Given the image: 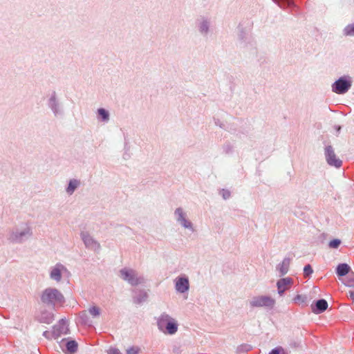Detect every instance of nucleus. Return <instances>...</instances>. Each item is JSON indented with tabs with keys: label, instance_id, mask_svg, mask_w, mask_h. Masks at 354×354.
Returning <instances> with one entry per match:
<instances>
[{
	"label": "nucleus",
	"instance_id": "f257e3e1",
	"mask_svg": "<svg viewBox=\"0 0 354 354\" xmlns=\"http://www.w3.org/2000/svg\"><path fill=\"white\" fill-rule=\"evenodd\" d=\"M41 301L46 306L55 308L57 305H63L65 302V297L58 289L47 288L41 295Z\"/></svg>",
	"mask_w": 354,
	"mask_h": 354
},
{
	"label": "nucleus",
	"instance_id": "f03ea898",
	"mask_svg": "<svg viewBox=\"0 0 354 354\" xmlns=\"http://www.w3.org/2000/svg\"><path fill=\"white\" fill-rule=\"evenodd\" d=\"M32 230L27 224L24 223L11 229L8 234V239L15 243H21L32 236Z\"/></svg>",
	"mask_w": 354,
	"mask_h": 354
},
{
	"label": "nucleus",
	"instance_id": "7ed1b4c3",
	"mask_svg": "<svg viewBox=\"0 0 354 354\" xmlns=\"http://www.w3.org/2000/svg\"><path fill=\"white\" fill-rule=\"evenodd\" d=\"M46 105L55 117H62L64 115V104L55 91L47 95Z\"/></svg>",
	"mask_w": 354,
	"mask_h": 354
},
{
	"label": "nucleus",
	"instance_id": "20e7f679",
	"mask_svg": "<svg viewBox=\"0 0 354 354\" xmlns=\"http://www.w3.org/2000/svg\"><path fill=\"white\" fill-rule=\"evenodd\" d=\"M158 329L164 333L174 335L178 330L176 321L166 313H162L157 320Z\"/></svg>",
	"mask_w": 354,
	"mask_h": 354
},
{
	"label": "nucleus",
	"instance_id": "39448f33",
	"mask_svg": "<svg viewBox=\"0 0 354 354\" xmlns=\"http://www.w3.org/2000/svg\"><path fill=\"white\" fill-rule=\"evenodd\" d=\"M120 277L132 286L143 284L145 282V277L136 270L124 268L120 270Z\"/></svg>",
	"mask_w": 354,
	"mask_h": 354
},
{
	"label": "nucleus",
	"instance_id": "423d86ee",
	"mask_svg": "<svg viewBox=\"0 0 354 354\" xmlns=\"http://www.w3.org/2000/svg\"><path fill=\"white\" fill-rule=\"evenodd\" d=\"M176 223L182 227L192 232L195 231L192 222L189 219L187 212L181 207H177L174 212Z\"/></svg>",
	"mask_w": 354,
	"mask_h": 354
},
{
	"label": "nucleus",
	"instance_id": "0eeeda50",
	"mask_svg": "<svg viewBox=\"0 0 354 354\" xmlns=\"http://www.w3.org/2000/svg\"><path fill=\"white\" fill-rule=\"evenodd\" d=\"M351 77L348 75H344L332 84V91L337 94H344L351 88Z\"/></svg>",
	"mask_w": 354,
	"mask_h": 354
},
{
	"label": "nucleus",
	"instance_id": "6e6552de",
	"mask_svg": "<svg viewBox=\"0 0 354 354\" xmlns=\"http://www.w3.org/2000/svg\"><path fill=\"white\" fill-rule=\"evenodd\" d=\"M249 304L252 308L266 307L272 308L275 304V300L270 296H256L250 300Z\"/></svg>",
	"mask_w": 354,
	"mask_h": 354
},
{
	"label": "nucleus",
	"instance_id": "1a4fd4ad",
	"mask_svg": "<svg viewBox=\"0 0 354 354\" xmlns=\"http://www.w3.org/2000/svg\"><path fill=\"white\" fill-rule=\"evenodd\" d=\"M68 274L69 271L67 268L61 263H57L54 266L50 268L49 277L51 280L56 282H59L62 280V276Z\"/></svg>",
	"mask_w": 354,
	"mask_h": 354
},
{
	"label": "nucleus",
	"instance_id": "9d476101",
	"mask_svg": "<svg viewBox=\"0 0 354 354\" xmlns=\"http://www.w3.org/2000/svg\"><path fill=\"white\" fill-rule=\"evenodd\" d=\"M80 237L87 249L96 252H99L101 248L100 243L96 241L88 232H81Z\"/></svg>",
	"mask_w": 354,
	"mask_h": 354
},
{
	"label": "nucleus",
	"instance_id": "9b49d317",
	"mask_svg": "<svg viewBox=\"0 0 354 354\" xmlns=\"http://www.w3.org/2000/svg\"><path fill=\"white\" fill-rule=\"evenodd\" d=\"M196 28L201 36L207 37L212 31V22L210 19L201 17L196 20Z\"/></svg>",
	"mask_w": 354,
	"mask_h": 354
},
{
	"label": "nucleus",
	"instance_id": "f8f14e48",
	"mask_svg": "<svg viewBox=\"0 0 354 354\" xmlns=\"http://www.w3.org/2000/svg\"><path fill=\"white\" fill-rule=\"evenodd\" d=\"M325 157L327 163L330 166L339 168L342 165V161L336 156L332 146L328 145L325 147Z\"/></svg>",
	"mask_w": 354,
	"mask_h": 354
},
{
	"label": "nucleus",
	"instance_id": "ddd939ff",
	"mask_svg": "<svg viewBox=\"0 0 354 354\" xmlns=\"http://www.w3.org/2000/svg\"><path fill=\"white\" fill-rule=\"evenodd\" d=\"M68 332L67 322L62 319L53 326V335L55 339L59 338L62 335H66Z\"/></svg>",
	"mask_w": 354,
	"mask_h": 354
},
{
	"label": "nucleus",
	"instance_id": "4468645a",
	"mask_svg": "<svg viewBox=\"0 0 354 354\" xmlns=\"http://www.w3.org/2000/svg\"><path fill=\"white\" fill-rule=\"evenodd\" d=\"M293 284V279L290 277H285L279 279L277 282V292L280 296H283L286 290H288Z\"/></svg>",
	"mask_w": 354,
	"mask_h": 354
},
{
	"label": "nucleus",
	"instance_id": "2eb2a0df",
	"mask_svg": "<svg viewBox=\"0 0 354 354\" xmlns=\"http://www.w3.org/2000/svg\"><path fill=\"white\" fill-rule=\"evenodd\" d=\"M175 288L180 293H185L189 288V279L187 276H180L175 279Z\"/></svg>",
	"mask_w": 354,
	"mask_h": 354
},
{
	"label": "nucleus",
	"instance_id": "dca6fc26",
	"mask_svg": "<svg viewBox=\"0 0 354 354\" xmlns=\"http://www.w3.org/2000/svg\"><path fill=\"white\" fill-rule=\"evenodd\" d=\"M328 308V302L324 299H320L311 305L312 312L315 314H320L324 312Z\"/></svg>",
	"mask_w": 354,
	"mask_h": 354
},
{
	"label": "nucleus",
	"instance_id": "f3484780",
	"mask_svg": "<svg viewBox=\"0 0 354 354\" xmlns=\"http://www.w3.org/2000/svg\"><path fill=\"white\" fill-rule=\"evenodd\" d=\"M82 185L81 180L77 178H71L68 182V185L65 188L66 193L68 196L74 194L75 190L78 189Z\"/></svg>",
	"mask_w": 354,
	"mask_h": 354
},
{
	"label": "nucleus",
	"instance_id": "a211bd4d",
	"mask_svg": "<svg viewBox=\"0 0 354 354\" xmlns=\"http://www.w3.org/2000/svg\"><path fill=\"white\" fill-rule=\"evenodd\" d=\"M291 259L290 257H285L281 263H279L276 267V270L279 272V275L284 276L289 270Z\"/></svg>",
	"mask_w": 354,
	"mask_h": 354
},
{
	"label": "nucleus",
	"instance_id": "6ab92c4d",
	"mask_svg": "<svg viewBox=\"0 0 354 354\" xmlns=\"http://www.w3.org/2000/svg\"><path fill=\"white\" fill-rule=\"evenodd\" d=\"M97 119L99 122L107 123L110 120L109 111L104 108H99L97 110Z\"/></svg>",
	"mask_w": 354,
	"mask_h": 354
},
{
	"label": "nucleus",
	"instance_id": "aec40b11",
	"mask_svg": "<svg viewBox=\"0 0 354 354\" xmlns=\"http://www.w3.org/2000/svg\"><path fill=\"white\" fill-rule=\"evenodd\" d=\"M136 295L133 296V302L136 304H140L145 301H147L148 298L147 292L144 290H140L136 292Z\"/></svg>",
	"mask_w": 354,
	"mask_h": 354
},
{
	"label": "nucleus",
	"instance_id": "412c9836",
	"mask_svg": "<svg viewBox=\"0 0 354 354\" xmlns=\"http://www.w3.org/2000/svg\"><path fill=\"white\" fill-rule=\"evenodd\" d=\"M351 267L347 263H339L336 268V274L339 277H344L349 274Z\"/></svg>",
	"mask_w": 354,
	"mask_h": 354
},
{
	"label": "nucleus",
	"instance_id": "4be33fe9",
	"mask_svg": "<svg viewBox=\"0 0 354 354\" xmlns=\"http://www.w3.org/2000/svg\"><path fill=\"white\" fill-rule=\"evenodd\" d=\"M78 344L75 340L68 341L66 344L67 352L70 354L75 353L77 350Z\"/></svg>",
	"mask_w": 354,
	"mask_h": 354
},
{
	"label": "nucleus",
	"instance_id": "5701e85b",
	"mask_svg": "<svg viewBox=\"0 0 354 354\" xmlns=\"http://www.w3.org/2000/svg\"><path fill=\"white\" fill-rule=\"evenodd\" d=\"M343 35L346 37L354 36V23L348 24L343 29Z\"/></svg>",
	"mask_w": 354,
	"mask_h": 354
},
{
	"label": "nucleus",
	"instance_id": "b1692460",
	"mask_svg": "<svg viewBox=\"0 0 354 354\" xmlns=\"http://www.w3.org/2000/svg\"><path fill=\"white\" fill-rule=\"evenodd\" d=\"M222 150L225 155H231L234 152V145L230 142H225L222 147Z\"/></svg>",
	"mask_w": 354,
	"mask_h": 354
},
{
	"label": "nucleus",
	"instance_id": "393cba45",
	"mask_svg": "<svg viewBox=\"0 0 354 354\" xmlns=\"http://www.w3.org/2000/svg\"><path fill=\"white\" fill-rule=\"evenodd\" d=\"M79 319H80V322H81V324H85V325L90 324L91 322L87 315L86 311L83 310V311L80 312L79 314Z\"/></svg>",
	"mask_w": 354,
	"mask_h": 354
},
{
	"label": "nucleus",
	"instance_id": "a878e982",
	"mask_svg": "<svg viewBox=\"0 0 354 354\" xmlns=\"http://www.w3.org/2000/svg\"><path fill=\"white\" fill-rule=\"evenodd\" d=\"M88 312L93 317H98L100 315V310L98 307L93 306L88 308Z\"/></svg>",
	"mask_w": 354,
	"mask_h": 354
},
{
	"label": "nucleus",
	"instance_id": "bb28decb",
	"mask_svg": "<svg viewBox=\"0 0 354 354\" xmlns=\"http://www.w3.org/2000/svg\"><path fill=\"white\" fill-rule=\"evenodd\" d=\"M344 285L349 287H354V273L348 274L346 280L344 282Z\"/></svg>",
	"mask_w": 354,
	"mask_h": 354
},
{
	"label": "nucleus",
	"instance_id": "cd10ccee",
	"mask_svg": "<svg viewBox=\"0 0 354 354\" xmlns=\"http://www.w3.org/2000/svg\"><path fill=\"white\" fill-rule=\"evenodd\" d=\"M313 272V268L310 264H307L304 268V275L305 277H310Z\"/></svg>",
	"mask_w": 354,
	"mask_h": 354
},
{
	"label": "nucleus",
	"instance_id": "c85d7f7f",
	"mask_svg": "<svg viewBox=\"0 0 354 354\" xmlns=\"http://www.w3.org/2000/svg\"><path fill=\"white\" fill-rule=\"evenodd\" d=\"M341 244V241L339 239H335L330 241L328 243V245L330 248H337Z\"/></svg>",
	"mask_w": 354,
	"mask_h": 354
},
{
	"label": "nucleus",
	"instance_id": "c756f323",
	"mask_svg": "<svg viewBox=\"0 0 354 354\" xmlns=\"http://www.w3.org/2000/svg\"><path fill=\"white\" fill-rule=\"evenodd\" d=\"M140 348L138 346H131L127 350V354H138Z\"/></svg>",
	"mask_w": 354,
	"mask_h": 354
},
{
	"label": "nucleus",
	"instance_id": "7c9ffc66",
	"mask_svg": "<svg viewBox=\"0 0 354 354\" xmlns=\"http://www.w3.org/2000/svg\"><path fill=\"white\" fill-rule=\"evenodd\" d=\"M223 199L227 200L231 196V193L229 190L223 189L220 192Z\"/></svg>",
	"mask_w": 354,
	"mask_h": 354
},
{
	"label": "nucleus",
	"instance_id": "2f4dec72",
	"mask_svg": "<svg viewBox=\"0 0 354 354\" xmlns=\"http://www.w3.org/2000/svg\"><path fill=\"white\" fill-rule=\"evenodd\" d=\"M306 297H303L301 295H297L295 297V298L293 299V301L295 303H299V302L304 303L306 301Z\"/></svg>",
	"mask_w": 354,
	"mask_h": 354
},
{
	"label": "nucleus",
	"instance_id": "473e14b6",
	"mask_svg": "<svg viewBox=\"0 0 354 354\" xmlns=\"http://www.w3.org/2000/svg\"><path fill=\"white\" fill-rule=\"evenodd\" d=\"M281 351H283V348L278 346L271 350L268 354H280Z\"/></svg>",
	"mask_w": 354,
	"mask_h": 354
},
{
	"label": "nucleus",
	"instance_id": "72a5a7b5",
	"mask_svg": "<svg viewBox=\"0 0 354 354\" xmlns=\"http://www.w3.org/2000/svg\"><path fill=\"white\" fill-rule=\"evenodd\" d=\"M109 354H120V351L118 348H111L109 351Z\"/></svg>",
	"mask_w": 354,
	"mask_h": 354
},
{
	"label": "nucleus",
	"instance_id": "f704fd0d",
	"mask_svg": "<svg viewBox=\"0 0 354 354\" xmlns=\"http://www.w3.org/2000/svg\"><path fill=\"white\" fill-rule=\"evenodd\" d=\"M349 297L354 300V290L349 291Z\"/></svg>",
	"mask_w": 354,
	"mask_h": 354
},
{
	"label": "nucleus",
	"instance_id": "c9c22d12",
	"mask_svg": "<svg viewBox=\"0 0 354 354\" xmlns=\"http://www.w3.org/2000/svg\"><path fill=\"white\" fill-rule=\"evenodd\" d=\"M280 354H288V353L283 348V351H281Z\"/></svg>",
	"mask_w": 354,
	"mask_h": 354
},
{
	"label": "nucleus",
	"instance_id": "e433bc0d",
	"mask_svg": "<svg viewBox=\"0 0 354 354\" xmlns=\"http://www.w3.org/2000/svg\"><path fill=\"white\" fill-rule=\"evenodd\" d=\"M340 129H341V127L339 126V127H337V131H339L340 130Z\"/></svg>",
	"mask_w": 354,
	"mask_h": 354
},
{
	"label": "nucleus",
	"instance_id": "4c0bfd02",
	"mask_svg": "<svg viewBox=\"0 0 354 354\" xmlns=\"http://www.w3.org/2000/svg\"><path fill=\"white\" fill-rule=\"evenodd\" d=\"M46 331L44 333V335H46Z\"/></svg>",
	"mask_w": 354,
	"mask_h": 354
}]
</instances>
